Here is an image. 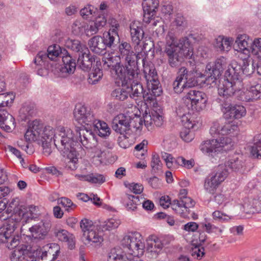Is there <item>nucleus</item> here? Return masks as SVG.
Listing matches in <instances>:
<instances>
[{"mask_svg":"<svg viewBox=\"0 0 261 261\" xmlns=\"http://www.w3.org/2000/svg\"><path fill=\"white\" fill-rule=\"evenodd\" d=\"M118 56H113L108 54L102 58L103 67L105 69H110L112 74L116 79H121L129 70L127 66H124L118 60Z\"/></svg>","mask_w":261,"mask_h":261,"instance_id":"15","label":"nucleus"},{"mask_svg":"<svg viewBox=\"0 0 261 261\" xmlns=\"http://www.w3.org/2000/svg\"><path fill=\"white\" fill-rule=\"evenodd\" d=\"M79 143L77 137L69 128L60 126L56 129L55 145L63 154L75 150L74 147Z\"/></svg>","mask_w":261,"mask_h":261,"instance_id":"7","label":"nucleus"},{"mask_svg":"<svg viewBox=\"0 0 261 261\" xmlns=\"http://www.w3.org/2000/svg\"><path fill=\"white\" fill-rule=\"evenodd\" d=\"M179 199L181 202V205L184 206V210L189 214V208L195 205V202L190 197L187 196H181Z\"/></svg>","mask_w":261,"mask_h":261,"instance_id":"57","label":"nucleus"},{"mask_svg":"<svg viewBox=\"0 0 261 261\" xmlns=\"http://www.w3.org/2000/svg\"><path fill=\"white\" fill-rule=\"evenodd\" d=\"M64 156H67L65 167L71 170H75L78 167V158L76 150L69 151L67 154H63Z\"/></svg>","mask_w":261,"mask_h":261,"instance_id":"39","label":"nucleus"},{"mask_svg":"<svg viewBox=\"0 0 261 261\" xmlns=\"http://www.w3.org/2000/svg\"><path fill=\"white\" fill-rule=\"evenodd\" d=\"M88 45L91 50L96 54H102L106 49L102 37L99 36H95L91 38Z\"/></svg>","mask_w":261,"mask_h":261,"instance_id":"35","label":"nucleus"},{"mask_svg":"<svg viewBox=\"0 0 261 261\" xmlns=\"http://www.w3.org/2000/svg\"><path fill=\"white\" fill-rule=\"evenodd\" d=\"M122 245L128 255L124 254L121 249L114 248L109 253L108 261H142L138 257L143 254L145 244L140 233H129L122 239Z\"/></svg>","mask_w":261,"mask_h":261,"instance_id":"3","label":"nucleus"},{"mask_svg":"<svg viewBox=\"0 0 261 261\" xmlns=\"http://www.w3.org/2000/svg\"><path fill=\"white\" fill-rule=\"evenodd\" d=\"M198 95H199L200 97H207L206 95L202 91L190 90L187 92L185 97L186 99V102L187 103H189L192 102H195V100L199 99V98H197Z\"/></svg>","mask_w":261,"mask_h":261,"instance_id":"45","label":"nucleus"},{"mask_svg":"<svg viewBox=\"0 0 261 261\" xmlns=\"http://www.w3.org/2000/svg\"><path fill=\"white\" fill-rule=\"evenodd\" d=\"M163 52L167 58L168 63L172 67L179 66L184 58L189 60L191 66L195 65L196 56L193 54L192 44L187 37L182 38L177 42L174 34L169 33L166 37Z\"/></svg>","mask_w":261,"mask_h":261,"instance_id":"2","label":"nucleus"},{"mask_svg":"<svg viewBox=\"0 0 261 261\" xmlns=\"http://www.w3.org/2000/svg\"><path fill=\"white\" fill-rule=\"evenodd\" d=\"M252 39L247 35H239L235 41V44L238 47V48L236 49L238 51L242 52L243 54L248 55Z\"/></svg>","mask_w":261,"mask_h":261,"instance_id":"30","label":"nucleus"},{"mask_svg":"<svg viewBox=\"0 0 261 261\" xmlns=\"http://www.w3.org/2000/svg\"><path fill=\"white\" fill-rule=\"evenodd\" d=\"M241 89L234 91L233 94V95L240 100L249 101L261 98L260 84L251 85L249 89L246 91H242Z\"/></svg>","mask_w":261,"mask_h":261,"instance_id":"21","label":"nucleus"},{"mask_svg":"<svg viewBox=\"0 0 261 261\" xmlns=\"http://www.w3.org/2000/svg\"><path fill=\"white\" fill-rule=\"evenodd\" d=\"M93 61L88 48L84 47V50L79 53L77 64L82 70L88 71L91 69Z\"/></svg>","mask_w":261,"mask_h":261,"instance_id":"28","label":"nucleus"},{"mask_svg":"<svg viewBox=\"0 0 261 261\" xmlns=\"http://www.w3.org/2000/svg\"><path fill=\"white\" fill-rule=\"evenodd\" d=\"M64 49H62L59 45L55 44L50 45L48 47L47 53L44 51H40L35 58V63L36 65L38 62L39 65L42 63L46 64L49 63V61H56L59 57H61L64 55Z\"/></svg>","mask_w":261,"mask_h":261,"instance_id":"20","label":"nucleus"},{"mask_svg":"<svg viewBox=\"0 0 261 261\" xmlns=\"http://www.w3.org/2000/svg\"><path fill=\"white\" fill-rule=\"evenodd\" d=\"M191 255L198 259H200L204 255V249L200 245L192 247L191 250Z\"/></svg>","mask_w":261,"mask_h":261,"instance_id":"58","label":"nucleus"},{"mask_svg":"<svg viewBox=\"0 0 261 261\" xmlns=\"http://www.w3.org/2000/svg\"><path fill=\"white\" fill-rule=\"evenodd\" d=\"M147 141L146 140H143L141 143L137 144L135 147V150L137 151L136 155L138 158L143 159L144 156L146 154V150L144 149L145 146L147 145Z\"/></svg>","mask_w":261,"mask_h":261,"instance_id":"56","label":"nucleus"},{"mask_svg":"<svg viewBox=\"0 0 261 261\" xmlns=\"http://www.w3.org/2000/svg\"><path fill=\"white\" fill-rule=\"evenodd\" d=\"M91 126L92 132H95L101 137H106L109 136L111 134V129L109 127L108 124L99 120L97 118V121Z\"/></svg>","mask_w":261,"mask_h":261,"instance_id":"33","label":"nucleus"},{"mask_svg":"<svg viewBox=\"0 0 261 261\" xmlns=\"http://www.w3.org/2000/svg\"><path fill=\"white\" fill-rule=\"evenodd\" d=\"M5 213L8 215L11 214L10 216L6 217L9 218L10 221L20 222L23 219L29 217L27 208L19 204V199L17 197L12 199L6 208Z\"/></svg>","mask_w":261,"mask_h":261,"instance_id":"19","label":"nucleus"},{"mask_svg":"<svg viewBox=\"0 0 261 261\" xmlns=\"http://www.w3.org/2000/svg\"><path fill=\"white\" fill-rule=\"evenodd\" d=\"M213 217L214 219L220 221H224L229 219V217L227 215L222 213L219 211L214 212L213 213Z\"/></svg>","mask_w":261,"mask_h":261,"instance_id":"64","label":"nucleus"},{"mask_svg":"<svg viewBox=\"0 0 261 261\" xmlns=\"http://www.w3.org/2000/svg\"><path fill=\"white\" fill-rule=\"evenodd\" d=\"M129 189L136 194H141L143 191V186L140 184L132 183L129 185Z\"/></svg>","mask_w":261,"mask_h":261,"instance_id":"63","label":"nucleus"},{"mask_svg":"<svg viewBox=\"0 0 261 261\" xmlns=\"http://www.w3.org/2000/svg\"><path fill=\"white\" fill-rule=\"evenodd\" d=\"M65 46L67 48L79 53L84 50V47H87L85 45L82 44L79 40L69 38L65 40Z\"/></svg>","mask_w":261,"mask_h":261,"instance_id":"43","label":"nucleus"},{"mask_svg":"<svg viewBox=\"0 0 261 261\" xmlns=\"http://www.w3.org/2000/svg\"><path fill=\"white\" fill-rule=\"evenodd\" d=\"M121 83V87L118 88L113 90L111 93L113 97L116 100L123 101L129 96V86L127 83L123 82V79H119Z\"/></svg>","mask_w":261,"mask_h":261,"instance_id":"32","label":"nucleus"},{"mask_svg":"<svg viewBox=\"0 0 261 261\" xmlns=\"http://www.w3.org/2000/svg\"><path fill=\"white\" fill-rule=\"evenodd\" d=\"M143 126V120L140 117L132 113H120L116 116L112 121L113 129L121 135L129 134L130 132L136 135L140 133Z\"/></svg>","mask_w":261,"mask_h":261,"instance_id":"5","label":"nucleus"},{"mask_svg":"<svg viewBox=\"0 0 261 261\" xmlns=\"http://www.w3.org/2000/svg\"><path fill=\"white\" fill-rule=\"evenodd\" d=\"M116 37L119 40L118 32L111 30L105 32L103 34L102 39L105 45V47L111 48L114 46L115 40Z\"/></svg>","mask_w":261,"mask_h":261,"instance_id":"40","label":"nucleus"},{"mask_svg":"<svg viewBox=\"0 0 261 261\" xmlns=\"http://www.w3.org/2000/svg\"><path fill=\"white\" fill-rule=\"evenodd\" d=\"M250 152L255 158H261V134L255 136L252 141Z\"/></svg>","mask_w":261,"mask_h":261,"instance_id":"41","label":"nucleus"},{"mask_svg":"<svg viewBox=\"0 0 261 261\" xmlns=\"http://www.w3.org/2000/svg\"><path fill=\"white\" fill-rule=\"evenodd\" d=\"M228 175V172L224 166H218L215 173L207 176L204 180V189L210 194H214L217 188Z\"/></svg>","mask_w":261,"mask_h":261,"instance_id":"14","label":"nucleus"},{"mask_svg":"<svg viewBox=\"0 0 261 261\" xmlns=\"http://www.w3.org/2000/svg\"><path fill=\"white\" fill-rule=\"evenodd\" d=\"M181 122L184 128L191 129L195 124V121L191 119L189 115H184L181 117Z\"/></svg>","mask_w":261,"mask_h":261,"instance_id":"60","label":"nucleus"},{"mask_svg":"<svg viewBox=\"0 0 261 261\" xmlns=\"http://www.w3.org/2000/svg\"><path fill=\"white\" fill-rule=\"evenodd\" d=\"M64 55L62 56L63 66L60 68L62 73L72 74L74 72L76 66L75 60L64 49Z\"/></svg>","mask_w":261,"mask_h":261,"instance_id":"29","label":"nucleus"},{"mask_svg":"<svg viewBox=\"0 0 261 261\" xmlns=\"http://www.w3.org/2000/svg\"><path fill=\"white\" fill-rule=\"evenodd\" d=\"M232 43L231 38L220 36L216 39L215 47L218 50L227 52L230 49Z\"/></svg>","mask_w":261,"mask_h":261,"instance_id":"38","label":"nucleus"},{"mask_svg":"<svg viewBox=\"0 0 261 261\" xmlns=\"http://www.w3.org/2000/svg\"><path fill=\"white\" fill-rule=\"evenodd\" d=\"M76 134L77 138V141L86 148H92L91 141L94 140V134L92 129L84 128H79L76 129Z\"/></svg>","mask_w":261,"mask_h":261,"instance_id":"26","label":"nucleus"},{"mask_svg":"<svg viewBox=\"0 0 261 261\" xmlns=\"http://www.w3.org/2000/svg\"><path fill=\"white\" fill-rule=\"evenodd\" d=\"M142 7L144 12L143 21L149 23L153 20L156 10L159 6L158 0H144L142 3Z\"/></svg>","mask_w":261,"mask_h":261,"instance_id":"25","label":"nucleus"},{"mask_svg":"<svg viewBox=\"0 0 261 261\" xmlns=\"http://www.w3.org/2000/svg\"><path fill=\"white\" fill-rule=\"evenodd\" d=\"M219 166H225L228 172L229 169L232 171L241 173L244 171L245 167V160L242 154L234 153L229 157L224 165Z\"/></svg>","mask_w":261,"mask_h":261,"instance_id":"24","label":"nucleus"},{"mask_svg":"<svg viewBox=\"0 0 261 261\" xmlns=\"http://www.w3.org/2000/svg\"><path fill=\"white\" fill-rule=\"evenodd\" d=\"M1 216V220H6V223L0 227V242L5 243L9 249L16 250L20 245L19 235L15 234V230L19 222L14 220L10 221L9 218H3Z\"/></svg>","mask_w":261,"mask_h":261,"instance_id":"8","label":"nucleus"},{"mask_svg":"<svg viewBox=\"0 0 261 261\" xmlns=\"http://www.w3.org/2000/svg\"><path fill=\"white\" fill-rule=\"evenodd\" d=\"M163 249L159 237L154 235L150 236L147 240V250L150 252L158 253Z\"/></svg>","mask_w":261,"mask_h":261,"instance_id":"37","label":"nucleus"},{"mask_svg":"<svg viewBox=\"0 0 261 261\" xmlns=\"http://www.w3.org/2000/svg\"><path fill=\"white\" fill-rule=\"evenodd\" d=\"M38 62H37V65H35V59L34 60V63L31 64V67L33 68H34L36 71V73L38 75L40 76H45L47 74V69L49 68V63L46 64V66H45V64L42 63L40 62L41 65L38 64Z\"/></svg>","mask_w":261,"mask_h":261,"instance_id":"52","label":"nucleus"},{"mask_svg":"<svg viewBox=\"0 0 261 261\" xmlns=\"http://www.w3.org/2000/svg\"><path fill=\"white\" fill-rule=\"evenodd\" d=\"M74 119L76 122L86 129H91V126L97 121L94 112L84 105L77 104L73 111Z\"/></svg>","mask_w":261,"mask_h":261,"instance_id":"13","label":"nucleus"},{"mask_svg":"<svg viewBox=\"0 0 261 261\" xmlns=\"http://www.w3.org/2000/svg\"><path fill=\"white\" fill-rule=\"evenodd\" d=\"M176 163L178 164V167L181 166L188 169H190L193 166V162L191 160H186L182 156H178L176 158Z\"/></svg>","mask_w":261,"mask_h":261,"instance_id":"62","label":"nucleus"},{"mask_svg":"<svg viewBox=\"0 0 261 261\" xmlns=\"http://www.w3.org/2000/svg\"><path fill=\"white\" fill-rule=\"evenodd\" d=\"M107 23V19L103 14H99L95 19L86 23V36H91L96 34Z\"/></svg>","mask_w":261,"mask_h":261,"instance_id":"27","label":"nucleus"},{"mask_svg":"<svg viewBox=\"0 0 261 261\" xmlns=\"http://www.w3.org/2000/svg\"><path fill=\"white\" fill-rule=\"evenodd\" d=\"M72 33L77 36L85 34L86 35V23L79 20H75L71 27Z\"/></svg>","mask_w":261,"mask_h":261,"instance_id":"44","label":"nucleus"},{"mask_svg":"<svg viewBox=\"0 0 261 261\" xmlns=\"http://www.w3.org/2000/svg\"><path fill=\"white\" fill-rule=\"evenodd\" d=\"M197 98H198L199 99L195 100V102H192L190 105H187L189 109L199 112L205 109L207 101V98L200 97L199 95L198 96Z\"/></svg>","mask_w":261,"mask_h":261,"instance_id":"42","label":"nucleus"},{"mask_svg":"<svg viewBox=\"0 0 261 261\" xmlns=\"http://www.w3.org/2000/svg\"><path fill=\"white\" fill-rule=\"evenodd\" d=\"M181 138L187 142H191L194 138V133L190 129L184 128L180 133Z\"/></svg>","mask_w":261,"mask_h":261,"instance_id":"59","label":"nucleus"},{"mask_svg":"<svg viewBox=\"0 0 261 261\" xmlns=\"http://www.w3.org/2000/svg\"><path fill=\"white\" fill-rule=\"evenodd\" d=\"M14 96L10 93L0 94V127L6 132L11 130V126H14L15 120L4 108L11 105Z\"/></svg>","mask_w":261,"mask_h":261,"instance_id":"10","label":"nucleus"},{"mask_svg":"<svg viewBox=\"0 0 261 261\" xmlns=\"http://www.w3.org/2000/svg\"><path fill=\"white\" fill-rule=\"evenodd\" d=\"M129 29L132 41L135 45L136 53H142L145 47H142L141 44V42L144 37V32L141 24L139 22H132L130 24Z\"/></svg>","mask_w":261,"mask_h":261,"instance_id":"22","label":"nucleus"},{"mask_svg":"<svg viewBox=\"0 0 261 261\" xmlns=\"http://www.w3.org/2000/svg\"><path fill=\"white\" fill-rule=\"evenodd\" d=\"M239 132L238 122L228 119H226L224 122L221 123L218 121L214 122L210 129V133L212 137L226 136L225 137L230 138L232 141V138L237 136Z\"/></svg>","mask_w":261,"mask_h":261,"instance_id":"11","label":"nucleus"},{"mask_svg":"<svg viewBox=\"0 0 261 261\" xmlns=\"http://www.w3.org/2000/svg\"><path fill=\"white\" fill-rule=\"evenodd\" d=\"M118 50L119 54L118 57L119 59L124 60L127 63V65H126L127 68L132 70L138 68L137 60L140 58V55L142 53H137V55H136L132 50L130 44L124 41L120 42Z\"/></svg>","mask_w":261,"mask_h":261,"instance_id":"16","label":"nucleus"},{"mask_svg":"<svg viewBox=\"0 0 261 261\" xmlns=\"http://www.w3.org/2000/svg\"><path fill=\"white\" fill-rule=\"evenodd\" d=\"M102 70L99 67L95 68L89 74L88 82L92 85L96 84L102 78Z\"/></svg>","mask_w":261,"mask_h":261,"instance_id":"46","label":"nucleus"},{"mask_svg":"<svg viewBox=\"0 0 261 261\" xmlns=\"http://www.w3.org/2000/svg\"><path fill=\"white\" fill-rule=\"evenodd\" d=\"M186 85V84L184 82V79L179 74L173 83V89L176 93H181L187 88Z\"/></svg>","mask_w":261,"mask_h":261,"instance_id":"47","label":"nucleus"},{"mask_svg":"<svg viewBox=\"0 0 261 261\" xmlns=\"http://www.w3.org/2000/svg\"><path fill=\"white\" fill-rule=\"evenodd\" d=\"M143 121L147 126L154 124L155 126L160 127L163 124V119L162 115L156 111H153L144 116Z\"/></svg>","mask_w":261,"mask_h":261,"instance_id":"36","label":"nucleus"},{"mask_svg":"<svg viewBox=\"0 0 261 261\" xmlns=\"http://www.w3.org/2000/svg\"><path fill=\"white\" fill-rule=\"evenodd\" d=\"M55 136L56 129L50 126L43 127L39 121L35 120L29 124L24 138L27 142L38 141L51 143L53 139L55 142Z\"/></svg>","mask_w":261,"mask_h":261,"instance_id":"6","label":"nucleus"},{"mask_svg":"<svg viewBox=\"0 0 261 261\" xmlns=\"http://www.w3.org/2000/svg\"><path fill=\"white\" fill-rule=\"evenodd\" d=\"M171 207L173 211L177 214H179L182 217L188 216V213L184 210V206L181 205V202L180 199L174 200L171 204Z\"/></svg>","mask_w":261,"mask_h":261,"instance_id":"51","label":"nucleus"},{"mask_svg":"<svg viewBox=\"0 0 261 261\" xmlns=\"http://www.w3.org/2000/svg\"><path fill=\"white\" fill-rule=\"evenodd\" d=\"M179 73L184 79L187 88H191L197 84L196 76L193 71H188L186 68L183 67L180 69Z\"/></svg>","mask_w":261,"mask_h":261,"instance_id":"34","label":"nucleus"},{"mask_svg":"<svg viewBox=\"0 0 261 261\" xmlns=\"http://www.w3.org/2000/svg\"><path fill=\"white\" fill-rule=\"evenodd\" d=\"M162 158L165 161L168 168L176 169L178 167L176 159L174 158L171 154L167 152H162Z\"/></svg>","mask_w":261,"mask_h":261,"instance_id":"48","label":"nucleus"},{"mask_svg":"<svg viewBox=\"0 0 261 261\" xmlns=\"http://www.w3.org/2000/svg\"><path fill=\"white\" fill-rule=\"evenodd\" d=\"M162 163L161 162L159 155L156 153H153L152 155V159L151 161V166L153 170H158L161 167Z\"/></svg>","mask_w":261,"mask_h":261,"instance_id":"61","label":"nucleus"},{"mask_svg":"<svg viewBox=\"0 0 261 261\" xmlns=\"http://www.w3.org/2000/svg\"><path fill=\"white\" fill-rule=\"evenodd\" d=\"M251 53L255 55H258L261 53V38H255L250 45L249 53Z\"/></svg>","mask_w":261,"mask_h":261,"instance_id":"53","label":"nucleus"},{"mask_svg":"<svg viewBox=\"0 0 261 261\" xmlns=\"http://www.w3.org/2000/svg\"><path fill=\"white\" fill-rule=\"evenodd\" d=\"M50 227L51 224L49 220H41L29 228L30 232L29 237L36 240H43L47 235Z\"/></svg>","mask_w":261,"mask_h":261,"instance_id":"23","label":"nucleus"},{"mask_svg":"<svg viewBox=\"0 0 261 261\" xmlns=\"http://www.w3.org/2000/svg\"><path fill=\"white\" fill-rule=\"evenodd\" d=\"M144 73L147 82V92L140 83L141 74L138 68L129 70L121 79L129 86L131 98L136 100L143 98L144 100L152 101L161 95L162 90L154 68L145 67Z\"/></svg>","mask_w":261,"mask_h":261,"instance_id":"1","label":"nucleus"},{"mask_svg":"<svg viewBox=\"0 0 261 261\" xmlns=\"http://www.w3.org/2000/svg\"><path fill=\"white\" fill-rule=\"evenodd\" d=\"M80 227L86 239V245L97 246L103 241L102 232L98 230L92 221L87 219H82L80 222Z\"/></svg>","mask_w":261,"mask_h":261,"instance_id":"12","label":"nucleus"},{"mask_svg":"<svg viewBox=\"0 0 261 261\" xmlns=\"http://www.w3.org/2000/svg\"><path fill=\"white\" fill-rule=\"evenodd\" d=\"M55 236L59 240L67 243L68 247L72 249L75 245V238L73 235L63 229H57L55 231Z\"/></svg>","mask_w":261,"mask_h":261,"instance_id":"31","label":"nucleus"},{"mask_svg":"<svg viewBox=\"0 0 261 261\" xmlns=\"http://www.w3.org/2000/svg\"><path fill=\"white\" fill-rule=\"evenodd\" d=\"M231 96L228 99H223L222 97L219 96V99L222 103L221 105V110L223 113V116L225 119H240L245 116L246 110L245 108L241 105H235L232 106L230 105Z\"/></svg>","mask_w":261,"mask_h":261,"instance_id":"18","label":"nucleus"},{"mask_svg":"<svg viewBox=\"0 0 261 261\" xmlns=\"http://www.w3.org/2000/svg\"><path fill=\"white\" fill-rule=\"evenodd\" d=\"M229 137H220L204 141L200 145V149L205 155L214 158L222 151H226L232 146Z\"/></svg>","mask_w":261,"mask_h":261,"instance_id":"9","label":"nucleus"},{"mask_svg":"<svg viewBox=\"0 0 261 261\" xmlns=\"http://www.w3.org/2000/svg\"><path fill=\"white\" fill-rule=\"evenodd\" d=\"M57 202L58 204L62 205L64 207L65 210L68 212L73 210L76 206L70 199L65 197L58 198Z\"/></svg>","mask_w":261,"mask_h":261,"instance_id":"49","label":"nucleus"},{"mask_svg":"<svg viewBox=\"0 0 261 261\" xmlns=\"http://www.w3.org/2000/svg\"><path fill=\"white\" fill-rule=\"evenodd\" d=\"M95 10L93 6L88 5L81 10L80 14L84 19L90 18L95 16Z\"/></svg>","mask_w":261,"mask_h":261,"instance_id":"54","label":"nucleus"},{"mask_svg":"<svg viewBox=\"0 0 261 261\" xmlns=\"http://www.w3.org/2000/svg\"><path fill=\"white\" fill-rule=\"evenodd\" d=\"M120 224L119 220L115 219H110L105 221L101 225V229L102 231L111 230L112 229L117 228Z\"/></svg>","mask_w":261,"mask_h":261,"instance_id":"50","label":"nucleus"},{"mask_svg":"<svg viewBox=\"0 0 261 261\" xmlns=\"http://www.w3.org/2000/svg\"><path fill=\"white\" fill-rule=\"evenodd\" d=\"M89 182L95 184L101 185L106 181V177L103 174L98 173H91L89 174Z\"/></svg>","mask_w":261,"mask_h":261,"instance_id":"55","label":"nucleus"},{"mask_svg":"<svg viewBox=\"0 0 261 261\" xmlns=\"http://www.w3.org/2000/svg\"><path fill=\"white\" fill-rule=\"evenodd\" d=\"M226 64V59L223 57H220L215 61L207 63L204 73L206 80L211 83L215 82L217 79L221 75Z\"/></svg>","mask_w":261,"mask_h":261,"instance_id":"17","label":"nucleus"},{"mask_svg":"<svg viewBox=\"0 0 261 261\" xmlns=\"http://www.w3.org/2000/svg\"><path fill=\"white\" fill-rule=\"evenodd\" d=\"M241 71V63L236 62H232L228 67L225 71V76L226 80L220 82L218 87L219 96L224 99H228L233 96L234 91L242 89L243 84L240 77Z\"/></svg>","mask_w":261,"mask_h":261,"instance_id":"4","label":"nucleus"}]
</instances>
